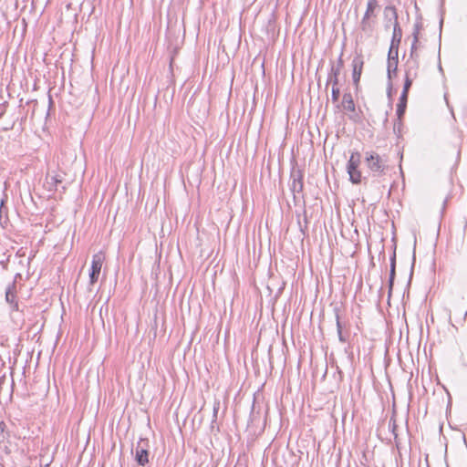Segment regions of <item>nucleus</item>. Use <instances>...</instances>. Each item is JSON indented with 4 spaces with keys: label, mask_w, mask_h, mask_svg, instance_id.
<instances>
[{
    "label": "nucleus",
    "mask_w": 467,
    "mask_h": 467,
    "mask_svg": "<svg viewBox=\"0 0 467 467\" xmlns=\"http://www.w3.org/2000/svg\"><path fill=\"white\" fill-rule=\"evenodd\" d=\"M419 26L418 25L415 26L414 31H413V42L410 48V60L407 61V68L405 71V81L403 86V90L401 94H405L408 96L409 90L412 85V81L414 78H417L418 75V68H419V63H418V54H417V48H418V42H419Z\"/></svg>",
    "instance_id": "f257e3e1"
},
{
    "label": "nucleus",
    "mask_w": 467,
    "mask_h": 467,
    "mask_svg": "<svg viewBox=\"0 0 467 467\" xmlns=\"http://www.w3.org/2000/svg\"><path fill=\"white\" fill-rule=\"evenodd\" d=\"M366 163L373 176H382L388 170L387 161L377 152H366Z\"/></svg>",
    "instance_id": "f03ea898"
},
{
    "label": "nucleus",
    "mask_w": 467,
    "mask_h": 467,
    "mask_svg": "<svg viewBox=\"0 0 467 467\" xmlns=\"http://www.w3.org/2000/svg\"><path fill=\"white\" fill-rule=\"evenodd\" d=\"M378 7V0H368L366 12L360 22V28L366 34L371 33L374 28Z\"/></svg>",
    "instance_id": "7ed1b4c3"
},
{
    "label": "nucleus",
    "mask_w": 467,
    "mask_h": 467,
    "mask_svg": "<svg viewBox=\"0 0 467 467\" xmlns=\"http://www.w3.org/2000/svg\"><path fill=\"white\" fill-rule=\"evenodd\" d=\"M360 163V154L358 151L352 152L348 162V173L349 174L350 181L358 184L361 182V172L358 171Z\"/></svg>",
    "instance_id": "20e7f679"
},
{
    "label": "nucleus",
    "mask_w": 467,
    "mask_h": 467,
    "mask_svg": "<svg viewBox=\"0 0 467 467\" xmlns=\"http://www.w3.org/2000/svg\"><path fill=\"white\" fill-rule=\"evenodd\" d=\"M384 15L387 18L389 19V21L391 19L394 20L393 36L390 47V49L392 50L394 47L395 41L397 42V44L400 42L402 33L398 22V15L396 9L393 6H387L384 10Z\"/></svg>",
    "instance_id": "39448f33"
},
{
    "label": "nucleus",
    "mask_w": 467,
    "mask_h": 467,
    "mask_svg": "<svg viewBox=\"0 0 467 467\" xmlns=\"http://www.w3.org/2000/svg\"><path fill=\"white\" fill-rule=\"evenodd\" d=\"M105 261V254L102 251L95 254L92 257L91 271L89 273L90 285H94L98 279L101 271L103 262Z\"/></svg>",
    "instance_id": "423d86ee"
},
{
    "label": "nucleus",
    "mask_w": 467,
    "mask_h": 467,
    "mask_svg": "<svg viewBox=\"0 0 467 467\" xmlns=\"http://www.w3.org/2000/svg\"><path fill=\"white\" fill-rule=\"evenodd\" d=\"M290 180V190L296 198V194H299L303 192L304 183L302 172L299 170L292 171Z\"/></svg>",
    "instance_id": "0eeeda50"
},
{
    "label": "nucleus",
    "mask_w": 467,
    "mask_h": 467,
    "mask_svg": "<svg viewBox=\"0 0 467 467\" xmlns=\"http://www.w3.org/2000/svg\"><path fill=\"white\" fill-rule=\"evenodd\" d=\"M147 441L141 439L136 446L135 458L138 464L141 466H144L146 463L149 462V451L144 447Z\"/></svg>",
    "instance_id": "6e6552de"
},
{
    "label": "nucleus",
    "mask_w": 467,
    "mask_h": 467,
    "mask_svg": "<svg viewBox=\"0 0 467 467\" xmlns=\"http://www.w3.org/2000/svg\"><path fill=\"white\" fill-rule=\"evenodd\" d=\"M383 242L384 238L382 235H368L367 239L368 252L372 253V251H375L379 254L384 253Z\"/></svg>",
    "instance_id": "1a4fd4ad"
},
{
    "label": "nucleus",
    "mask_w": 467,
    "mask_h": 467,
    "mask_svg": "<svg viewBox=\"0 0 467 467\" xmlns=\"http://www.w3.org/2000/svg\"><path fill=\"white\" fill-rule=\"evenodd\" d=\"M16 283L13 282L10 284L5 290V301L10 305L13 311L18 310V304L16 301Z\"/></svg>",
    "instance_id": "9d476101"
},
{
    "label": "nucleus",
    "mask_w": 467,
    "mask_h": 467,
    "mask_svg": "<svg viewBox=\"0 0 467 467\" xmlns=\"http://www.w3.org/2000/svg\"><path fill=\"white\" fill-rule=\"evenodd\" d=\"M63 176L59 173H47L45 181V186L49 192L56 191L57 186L62 183Z\"/></svg>",
    "instance_id": "9b49d317"
},
{
    "label": "nucleus",
    "mask_w": 467,
    "mask_h": 467,
    "mask_svg": "<svg viewBox=\"0 0 467 467\" xmlns=\"http://www.w3.org/2000/svg\"><path fill=\"white\" fill-rule=\"evenodd\" d=\"M363 65H364V61L360 56H357L353 58V60H352V67H353L352 78H353V82L355 85H358L360 80Z\"/></svg>",
    "instance_id": "f8f14e48"
},
{
    "label": "nucleus",
    "mask_w": 467,
    "mask_h": 467,
    "mask_svg": "<svg viewBox=\"0 0 467 467\" xmlns=\"http://www.w3.org/2000/svg\"><path fill=\"white\" fill-rule=\"evenodd\" d=\"M343 67V60L341 58L338 59L337 65H333L331 67V71L328 75L327 84L331 83L333 86L338 85V76Z\"/></svg>",
    "instance_id": "ddd939ff"
},
{
    "label": "nucleus",
    "mask_w": 467,
    "mask_h": 467,
    "mask_svg": "<svg viewBox=\"0 0 467 467\" xmlns=\"http://www.w3.org/2000/svg\"><path fill=\"white\" fill-rule=\"evenodd\" d=\"M398 67V51L396 50L395 56H392V50L389 51V59H388V76L389 78H391V72H396Z\"/></svg>",
    "instance_id": "4468645a"
},
{
    "label": "nucleus",
    "mask_w": 467,
    "mask_h": 467,
    "mask_svg": "<svg viewBox=\"0 0 467 467\" xmlns=\"http://www.w3.org/2000/svg\"><path fill=\"white\" fill-rule=\"evenodd\" d=\"M342 105L345 110L355 112V103L350 93L343 95Z\"/></svg>",
    "instance_id": "2eb2a0df"
},
{
    "label": "nucleus",
    "mask_w": 467,
    "mask_h": 467,
    "mask_svg": "<svg viewBox=\"0 0 467 467\" xmlns=\"http://www.w3.org/2000/svg\"><path fill=\"white\" fill-rule=\"evenodd\" d=\"M407 101H408V96L405 94H401L400 98V101L397 105V115L400 119L402 118V116L405 113L406 107H407Z\"/></svg>",
    "instance_id": "dca6fc26"
},
{
    "label": "nucleus",
    "mask_w": 467,
    "mask_h": 467,
    "mask_svg": "<svg viewBox=\"0 0 467 467\" xmlns=\"http://www.w3.org/2000/svg\"><path fill=\"white\" fill-rule=\"evenodd\" d=\"M336 324H337V331L338 339L340 342L345 343L347 341V338L345 337V336L343 335V332H342V325L340 322V317H339V314H338L337 310L336 311Z\"/></svg>",
    "instance_id": "f3484780"
},
{
    "label": "nucleus",
    "mask_w": 467,
    "mask_h": 467,
    "mask_svg": "<svg viewBox=\"0 0 467 467\" xmlns=\"http://www.w3.org/2000/svg\"><path fill=\"white\" fill-rule=\"evenodd\" d=\"M390 273H389V290L392 289V285H393V282H394V278H395V265H396V257H395V254H393V256L391 257V260H390Z\"/></svg>",
    "instance_id": "a211bd4d"
},
{
    "label": "nucleus",
    "mask_w": 467,
    "mask_h": 467,
    "mask_svg": "<svg viewBox=\"0 0 467 467\" xmlns=\"http://www.w3.org/2000/svg\"><path fill=\"white\" fill-rule=\"evenodd\" d=\"M4 203H5V198L1 197L0 198V223L3 225V228H5V223H6V220H5L4 222L2 221L3 214L5 213V210H6L4 207Z\"/></svg>",
    "instance_id": "6ab92c4d"
},
{
    "label": "nucleus",
    "mask_w": 467,
    "mask_h": 467,
    "mask_svg": "<svg viewBox=\"0 0 467 467\" xmlns=\"http://www.w3.org/2000/svg\"><path fill=\"white\" fill-rule=\"evenodd\" d=\"M340 90L337 86H333L332 88V100L333 102H337L339 99Z\"/></svg>",
    "instance_id": "aec40b11"
},
{
    "label": "nucleus",
    "mask_w": 467,
    "mask_h": 467,
    "mask_svg": "<svg viewBox=\"0 0 467 467\" xmlns=\"http://www.w3.org/2000/svg\"><path fill=\"white\" fill-rule=\"evenodd\" d=\"M389 428L391 430V431L394 434L395 438H397V433H396L397 424H396V420L394 419L393 416L389 420Z\"/></svg>",
    "instance_id": "412c9836"
},
{
    "label": "nucleus",
    "mask_w": 467,
    "mask_h": 467,
    "mask_svg": "<svg viewBox=\"0 0 467 467\" xmlns=\"http://www.w3.org/2000/svg\"><path fill=\"white\" fill-rule=\"evenodd\" d=\"M220 403L219 401H216L213 405V417H217L218 410H219Z\"/></svg>",
    "instance_id": "4be33fe9"
},
{
    "label": "nucleus",
    "mask_w": 467,
    "mask_h": 467,
    "mask_svg": "<svg viewBox=\"0 0 467 467\" xmlns=\"http://www.w3.org/2000/svg\"><path fill=\"white\" fill-rule=\"evenodd\" d=\"M392 242L394 243V244H396V235H393Z\"/></svg>",
    "instance_id": "5701e85b"
},
{
    "label": "nucleus",
    "mask_w": 467,
    "mask_h": 467,
    "mask_svg": "<svg viewBox=\"0 0 467 467\" xmlns=\"http://www.w3.org/2000/svg\"><path fill=\"white\" fill-rule=\"evenodd\" d=\"M5 426V423L2 421L0 422V429L3 430V427Z\"/></svg>",
    "instance_id": "b1692460"
}]
</instances>
